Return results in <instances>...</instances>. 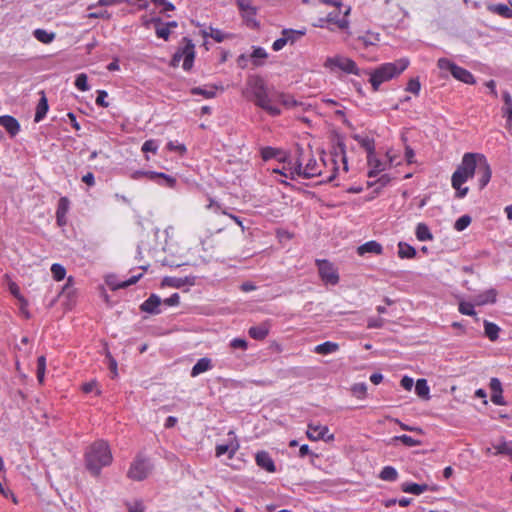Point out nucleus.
I'll return each instance as SVG.
<instances>
[{"label":"nucleus","instance_id":"f257e3e1","mask_svg":"<svg viewBox=\"0 0 512 512\" xmlns=\"http://www.w3.org/2000/svg\"><path fill=\"white\" fill-rule=\"evenodd\" d=\"M477 173L479 176V188L483 189L490 181L492 171L487 159L482 154L466 153L464 154L461 164L457 167L451 177L452 187L456 190L457 198H464L469 189L462 185Z\"/></svg>","mask_w":512,"mask_h":512},{"label":"nucleus","instance_id":"f03ea898","mask_svg":"<svg viewBox=\"0 0 512 512\" xmlns=\"http://www.w3.org/2000/svg\"><path fill=\"white\" fill-rule=\"evenodd\" d=\"M248 87L253 95V101L256 106L266 111L270 116H278L281 109L277 105L282 104L286 108H292L299 103L289 94L278 91H270L265 81L259 77H253L248 80Z\"/></svg>","mask_w":512,"mask_h":512},{"label":"nucleus","instance_id":"7ed1b4c3","mask_svg":"<svg viewBox=\"0 0 512 512\" xmlns=\"http://www.w3.org/2000/svg\"><path fill=\"white\" fill-rule=\"evenodd\" d=\"M85 466L93 476H99L104 467L113 461L108 442L97 440L89 445L84 454Z\"/></svg>","mask_w":512,"mask_h":512},{"label":"nucleus","instance_id":"20e7f679","mask_svg":"<svg viewBox=\"0 0 512 512\" xmlns=\"http://www.w3.org/2000/svg\"><path fill=\"white\" fill-rule=\"evenodd\" d=\"M409 66L407 58H400L395 62H388L381 64L374 70L368 71L370 76L369 82L372 85L373 91H378L382 83L387 82L399 76Z\"/></svg>","mask_w":512,"mask_h":512},{"label":"nucleus","instance_id":"39448f33","mask_svg":"<svg viewBox=\"0 0 512 512\" xmlns=\"http://www.w3.org/2000/svg\"><path fill=\"white\" fill-rule=\"evenodd\" d=\"M291 178L294 175L302 176L304 178H312L321 174L316 159L309 153L305 155L302 147L296 146V157L291 168Z\"/></svg>","mask_w":512,"mask_h":512},{"label":"nucleus","instance_id":"423d86ee","mask_svg":"<svg viewBox=\"0 0 512 512\" xmlns=\"http://www.w3.org/2000/svg\"><path fill=\"white\" fill-rule=\"evenodd\" d=\"M184 45L180 47L171 59V65L177 67L181 60H183L182 68L185 71L191 70L195 59V45L189 38H183Z\"/></svg>","mask_w":512,"mask_h":512},{"label":"nucleus","instance_id":"0eeeda50","mask_svg":"<svg viewBox=\"0 0 512 512\" xmlns=\"http://www.w3.org/2000/svg\"><path fill=\"white\" fill-rule=\"evenodd\" d=\"M437 66L440 70L449 71L451 75L458 81L465 84L473 85L476 83L475 77L467 69L458 66L447 58H440L437 61Z\"/></svg>","mask_w":512,"mask_h":512},{"label":"nucleus","instance_id":"6e6552de","mask_svg":"<svg viewBox=\"0 0 512 512\" xmlns=\"http://www.w3.org/2000/svg\"><path fill=\"white\" fill-rule=\"evenodd\" d=\"M324 67L331 70H341L347 74L360 75V70L356 62L348 57L336 55L328 57L324 62Z\"/></svg>","mask_w":512,"mask_h":512},{"label":"nucleus","instance_id":"1a4fd4ad","mask_svg":"<svg viewBox=\"0 0 512 512\" xmlns=\"http://www.w3.org/2000/svg\"><path fill=\"white\" fill-rule=\"evenodd\" d=\"M152 464L148 458L138 455L131 463L127 476L133 481H142L148 477L152 470Z\"/></svg>","mask_w":512,"mask_h":512},{"label":"nucleus","instance_id":"9d476101","mask_svg":"<svg viewBox=\"0 0 512 512\" xmlns=\"http://www.w3.org/2000/svg\"><path fill=\"white\" fill-rule=\"evenodd\" d=\"M316 265L319 276L325 284L336 285L339 282V274L332 263L328 260L317 259Z\"/></svg>","mask_w":512,"mask_h":512},{"label":"nucleus","instance_id":"9b49d317","mask_svg":"<svg viewBox=\"0 0 512 512\" xmlns=\"http://www.w3.org/2000/svg\"><path fill=\"white\" fill-rule=\"evenodd\" d=\"M241 11L242 17L250 28H258L259 22L256 20V7L251 4L250 0H236Z\"/></svg>","mask_w":512,"mask_h":512},{"label":"nucleus","instance_id":"f8f14e48","mask_svg":"<svg viewBox=\"0 0 512 512\" xmlns=\"http://www.w3.org/2000/svg\"><path fill=\"white\" fill-rule=\"evenodd\" d=\"M307 437L312 441L324 440L331 441L334 439L333 434H329V429L327 426L320 424L310 423L307 429Z\"/></svg>","mask_w":512,"mask_h":512},{"label":"nucleus","instance_id":"ddd939ff","mask_svg":"<svg viewBox=\"0 0 512 512\" xmlns=\"http://www.w3.org/2000/svg\"><path fill=\"white\" fill-rule=\"evenodd\" d=\"M305 33V30L284 29L282 31V37L274 41L272 48L274 51H279L287 44V42H295V38H290V35L297 34L298 36H303Z\"/></svg>","mask_w":512,"mask_h":512},{"label":"nucleus","instance_id":"4468645a","mask_svg":"<svg viewBox=\"0 0 512 512\" xmlns=\"http://www.w3.org/2000/svg\"><path fill=\"white\" fill-rule=\"evenodd\" d=\"M70 208V201L67 197H61L58 201L56 210V222L58 226L63 227L67 224V213Z\"/></svg>","mask_w":512,"mask_h":512},{"label":"nucleus","instance_id":"2eb2a0df","mask_svg":"<svg viewBox=\"0 0 512 512\" xmlns=\"http://www.w3.org/2000/svg\"><path fill=\"white\" fill-rule=\"evenodd\" d=\"M350 12V8H348L344 15L340 17L339 12H331L325 18L327 25H335L337 28L344 30L348 28L349 21L347 19V15Z\"/></svg>","mask_w":512,"mask_h":512},{"label":"nucleus","instance_id":"dca6fc26","mask_svg":"<svg viewBox=\"0 0 512 512\" xmlns=\"http://www.w3.org/2000/svg\"><path fill=\"white\" fill-rule=\"evenodd\" d=\"M256 463L259 467L266 470L267 472L274 473L276 467L270 454L266 451H260L255 456Z\"/></svg>","mask_w":512,"mask_h":512},{"label":"nucleus","instance_id":"f3484780","mask_svg":"<svg viewBox=\"0 0 512 512\" xmlns=\"http://www.w3.org/2000/svg\"><path fill=\"white\" fill-rule=\"evenodd\" d=\"M0 125L11 135L15 136L20 131V124L16 118L10 115L0 116Z\"/></svg>","mask_w":512,"mask_h":512},{"label":"nucleus","instance_id":"a211bd4d","mask_svg":"<svg viewBox=\"0 0 512 512\" xmlns=\"http://www.w3.org/2000/svg\"><path fill=\"white\" fill-rule=\"evenodd\" d=\"M270 324L268 322L261 323L257 326H252L248 330V334L255 340H264L269 334Z\"/></svg>","mask_w":512,"mask_h":512},{"label":"nucleus","instance_id":"6ab92c4d","mask_svg":"<svg viewBox=\"0 0 512 512\" xmlns=\"http://www.w3.org/2000/svg\"><path fill=\"white\" fill-rule=\"evenodd\" d=\"M497 298V291L494 288L488 289L483 293L475 296V305L483 306L486 304H494Z\"/></svg>","mask_w":512,"mask_h":512},{"label":"nucleus","instance_id":"aec40b11","mask_svg":"<svg viewBox=\"0 0 512 512\" xmlns=\"http://www.w3.org/2000/svg\"><path fill=\"white\" fill-rule=\"evenodd\" d=\"M382 252H383L382 245L380 243H378L377 241H374V240L368 241V242L360 245L357 248V253L360 256H363L366 253H372V254L380 255V254H382Z\"/></svg>","mask_w":512,"mask_h":512},{"label":"nucleus","instance_id":"412c9836","mask_svg":"<svg viewBox=\"0 0 512 512\" xmlns=\"http://www.w3.org/2000/svg\"><path fill=\"white\" fill-rule=\"evenodd\" d=\"M142 23L148 29H154L157 38H160V16L158 13L142 16Z\"/></svg>","mask_w":512,"mask_h":512},{"label":"nucleus","instance_id":"4be33fe9","mask_svg":"<svg viewBox=\"0 0 512 512\" xmlns=\"http://www.w3.org/2000/svg\"><path fill=\"white\" fill-rule=\"evenodd\" d=\"M238 449L239 443L236 440H231L227 444H219L216 446V456L220 457L224 454H228L229 459H231Z\"/></svg>","mask_w":512,"mask_h":512},{"label":"nucleus","instance_id":"5701e85b","mask_svg":"<svg viewBox=\"0 0 512 512\" xmlns=\"http://www.w3.org/2000/svg\"><path fill=\"white\" fill-rule=\"evenodd\" d=\"M40 94H41V98L36 106V112H35V116H34V122H36V123L41 122L45 118V116L49 110L48 100H47V97H46L44 91H41Z\"/></svg>","mask_w":512,"mask_h":512},{"label":"nucleus","instance_id":"b1692460","mask_svg":"<svg viewBox=\"0 0 512 512\" xmlns=\"http://www.w3.org/2000/svg\"><path fill=\"white\" fill-rule=\"evenodd\" d=\"M130 178L133 180L146 179L158 183L160 181V173L152 170H135L131 172Z\"/></svg>","mask_w":512,"mask_h":512},{"label":"nucleus","instance_id":"393cba45","mask_svg":"<svg viewBox=\"0 0 512 512\" xmlns=\"http://www.w3.org/2000/svg\"><path fill=\"white\" fill-rule=\"evenodd\" d=\"M401 490L405 493L420 495L428 490H431L427 484H418L413 482H405L401 485Z\"/></svg>","mask_w":512,"mask_h":512},{"label":"nucleus","instance_id":"a878e982","mask_svg":"<svg viewBox=\"0 0 512 512\" xmlns=\"http://www.w3.org/2000/svg\"><path fill=\"white\" fill-rule=\"evenodd\" d=\"M213 368L212 361L210 358L203 357L200 358L196 364L191 369V376L196 377L200 375L201 373H204L206 371H209Z\"/></svg>","mask_w":512,"mask_h":512},{"label":"nucleus","instance_id":"bb28decb","mask_svg":"<svg viewBox=\"0 0 512 512\" xmlns=\"http://www.w3.org/2000/svg\"><path fill=\"white\" fill-rule=\"evenodd\" d=\"M160 306V297L156 294H152L147 300H145L140 308L144 312L158 313V307Z\"/></svg>","mask_w":512,"mask_h":512},{"label":"nucleus","instance_id":"cd10ccee","mask_svg":"<svg viewBox=\"0 0 512 512\" xmlns=\"http://www.w3.org/2000/svg\"><path fill=\"white\" fill-rule=\"evenodd\" d=\"M354 140H356L359 145L366 150L367 155H371L375 153V143L374 139L368 137V136H362L359 134L353 135Z\"/></svg>","mask_w":512,"mask_h":512},{"label":"nucleus","instance_id":"c85d7f7f","mask_svg":"<svg viewBox=\"0 0 512 512\" xmlns=\"http://www.w3.org/2000/svg\"><path fill=\"white\" fill-rule=\"evenodd\" d=\"M416 249L406 242L398 243V256L401 259H412L416 256Z\"/></svg>","mask_w":512,"mask_h":512},{"label":"nucleus","instance_id":"c756f323","mask_svg":"<svg viewBox=\"0 0 512 512\" xmlns=\"http://www.w3.org/2000/svg\"><path fill=\"white\" fill-rule=\"evenodd\" d=\"M33 36L43 44H49L54 41L56 34L52 31L37 28L33 31Z\"/></svg>","mask_w":512,"mask_h":512},{"label":"nucleus","instance_id":"7c9ffc66","mask_svg":"<svg viewBox=\"0 0 512 512\" xmlns=\"http://www.w3.org/2000/svg\"><path fill=\"white\" fill-rule=\"evenodd\" d=\"M339 345L335 342L326 341L317 345L314 348V352L320 355H328L338 351Z\"/></svg>","mask_w":512,"mask_h":512},{"label":"nucleus","instance_id":"2f4dec72","mask_svg":"<svg viewBox=\"0 0 512 512\" xmlns=\"http://www.w3.org/2000/svg\"><path fill=\"white\" fill-rule=\"evenodd\" d=\"M415 392L416 394L424 399L429 400L430 399V388L427 384L426 379H418L415 383Z\"/></svg>","mask_w":512,"mask_h":512},{"label":"nucleus","instance_id":"473e14b6","mask_svg":"<svg viewBox=\"0 0 512 512\" xmlns=\"http://www.w3.org/2000/svg\"><path fill=\"white\" fill-rule=\"evenodd\" d=\"M499 331L500 328L497 324L487 320L484 321V333L489 340L496 341L499 337Z\"/></svg>","mask_w":512,"mask_h":512},{"label":"nucleus","instance_id":"72a5a7b5","mask_svg":"<svg viewBox=\"0 0 512 512\" xmlns=\"http://www.w3.org/2000/svg\"><path fill=\"white\" fill-rule=\"evenodd\" d=\"M166 150L170 153H174L179 157H183L186 152L187 148L184 143H180L179 141H169L166 144Z\"/></svg>","mask_w":512,"mask_h":512},{"label":"nucleus","instance_id":"f704fd0d","mask_svg":"<svg viewBox=\"0 0 512 512\" xmlns=\"http://www.w3.org/2000/svg\"><path fill=\"white\" fill-rule=\"evenodd\" d=\"M488 10L504 18H512V10L506 4H492L488 6Z\"/></svg>","mask_w":512,"mask_h":512},{"label":"nucleus","instance_id":"c9c22d12","mask_svg":"<svg viewBox=\"0 0 512 512\" xmlns=\"http://www.w3.org/2000/svg\"><path fill=\"white\" fill-rule=\"evenodd\" d=\"M138 269L141 270V272H139L137 274H133L130 278L123 280L122 282L116 284L114 289L125 288V287L135 284L142 277L143 272L147 269V266L141 265L138 267Z\"/></svg>","mask_w":512,"mask_h":512},{"label":"nucleus","instance_id":"e433bc0d","mask_svg":"<svg viewBox=\"0 0 512 512\" xmlns=\"http://www.w3.org/2000/svg\"><path fill=\"white\" fill-rule=\"evenodd\" d=\"M379 478L383 481L394 482L398 479V472L392 466H385L381 470Z\"/></svg>","mask_w":512,"mask_h":512},{"label":"nucleus","instance_id":"4c0bfd02","mask_svg":"<svg viewBox=\"0 0 512 512\" xmlns=\"http://www.w3.org/2000/svg\"><path fill=\"white\" fill-rule=\"evenodd\" d=\"M493 455H507L512 456V445L511 443L501 441L493 444Z\"/></svg>","mask_w":512,"mask_h":512},{"label":"nucleus","instance_id":"58836bf2","mask_svg":"<svg viewBox=\"0 0 512 512\" xmlns=\"http://www.w3.org/2000/svg\"><path fill=\"white\" fill-rule=\"evenodd\" d=\"M415 234L419 241H428L433 238L428 226L424 223H419L417 225Z\"/></svg>","mask_w":512,"mask_h":512},{"label":"nucleus","instance_id":"ea45409f","mask_svg":"<svg viewBox=\"0 0 512 512\" xmlns=\"http://www.w3.org/2000/svg\"><path fill=\"white\" fill-rule=\"evenodd\" d=\"M209 31L210 32H208L207 30H202V36L204 38L211 37L218 43L223 42L226 38V35L220 29L209 27Z\"/></svg>","mask_w":512,"mask_h":512},{"label":"nucleus","instance_id":"a19ab883","mask_svg":"<svg viewBox=\"0 0 512 512\" xmlns=\"http://www.w3.org/2000/svg\"><path fill=\"white\" fill-rule=\"evenodd\" d=\"M267 56H268V54L264 48L256 47V48H254V50L251 54V59L255 66H260L263 64L262 60L266 59Z\"/></svg>","mask_w":512,"mask_h":512},{"label":"nucleus","instance_id":"79ce46f5","mask_svg":"<svg viewBox=\"0 0 512 512\" xmlns=\"http://www.w3.org/2000/svg\"><path fill=\"white\" fill-rule=\"evenodd\" d=\"M367 164L369 168L377 169L379 172H382L386 169V163L382 162L379 158L376 157L375 153L371 155H367Z\"/></svg>","mask_w":512,"mask_h":512},{"label":"nucleus","instance_id":"37998d69","mask_svg":"<svg viewBox=\"0 0 512 512\" xmlns=\"http://www.w3.org/2000/svg\"><path fill=\"white\" fill-rule=\"evenodd\" d=\"M74 84L79 91L86 92L90 90V86L88 85V77L85 73L78 74Z\"/></svg>","mask_w":512,"mask_h":512},{"label":"nucleus","instance_id":"c03bdc74","mask_svg":"<svg viewBox=\"0 0 512 512\" xmlns=\"http://www.w3.org/2000/svg\"><path fill=\"white\" fill-rule=\"evenodd\" d=\"M394 441H399L401 442L403 445L407 446V447H415V446H419L421 445V441L420 440H416L414 438H412L411 436H408V435H400V436H395L393 438Z\"/></svg>","mask_w":512,"mask_h":512},{"label":"nucleus","instance_id":"a18cd8bd","mask_svg":"<svg viewBox=\"0 0 512 512\" xmlns=\"http://www.w3.org/2000/svg\"><path fill=\"white\" fill-rule=\"evenodd\" d=\"M51 273L56 281H61L65 278L66 270L63 265L59 263H54L51 266Z\"/></svg>","mask_w":512,"mask_h":512},{"label":"nucleus","instance_id":"49530a36","mask_svg":"<svg viewBox=\"0 0 512 512\" xmlns=\"http://www.w3.org/2000/svg\"><path fill=\"white\" fill-rule=\"evenodd\" d=\"M46 371V358L40 356L37 359V379L39 383H43Z\"/></svg>","mask_w":512,"mask_h":512},{"label":"nucleus","instance_id":"de8ad7c7","mask_svg":"<svg viewBox=\"0 0 512 512\" xmlns=\"http://www.w3.org/2000/svg\"><path fill=\"white\" fill-rule=\"evenodd\" d=\"M458 310L461 314L467 316H475L476 311L474 309V304L466 301H461L458 306Z\"/></svg>","mask_w":512,"mask_h":512},{"label":"nucleus","instance_id":"09e8293b","mask_svg":"<svg viewBox=\"0 0 512 512\" xmlns=\"http://www.w3.org/2000/svg\"><path fill=\"white\" fill-rule=\"evenodd\" d=\"M470 223L471 217L469 215H463L456 220L454 228L457 231H463L470 225Z\"/></svg>","mask_w":512,"mask_h":512},{"label":"nucleus","instance_id":"8fccbe9b","mask_svg":"<svg viewBox=\"0 0 512 512\" xmlns=\"http://www.w3.org/2000/svg\"><path fill=\"white\" fill-rule=\"evenodd\" d=\"M421 89V84L418 78H412L409 80L406 86V91L414 95H418Z\"/></svg>","mask_w":512,"mask_h":512},{"label":"nucleus","instance_id":"3c124183","mask_svg":"<svg viewBox=\"0 0 512 512\" xmlns=\"http://www.w3.org/2000/svg\"><path fill=\"white\" fill-rule=\"evenodd\" d=\"M191 93L194 95H202L203 97L209 99L215 96V91L213 89H205L201 87H195L191 89Z\"/></svg>","mask_w":512,"mask_h":512},{"label":"nucleus","instance_id":"603ef678","mask_svg":"<svg viewBox=\"0 0 512 512\" xmlns=\"http://www.w3.org/2000/svg\"><path fill=\"white\" fill-rule=\"evenodd\" d=\"M352 393L357 398H363L366 395L367 392V386L365 383H356L352 386Z\"/></svg>","mask_w":512,"mask_h":512},{"label":"nucleus","instance_id":"864d4df0","mask_svg":"<svg viewBox=\"0 0 512 512\" xmlns=\"http://www.w3.org/2000/svg\"><path fill=\"white\" fill-rule=\"evenodd\" d=\"M108 97V93L105 90H98L97 91V97L95 100L96 105L100 107H108L109 103L106 101V98Z\"/></svg>","mask_w":512,"mask_h":512},{"label":"nucleus","instance_id":"5fc2aeb1","mask_svg":"<svg viewBox=\"0 0 512 512\" xmlns=\"http://www.w3.org/2000/svg\"><path fill=\"white\" fill-rule=\"evenodd\" d=\"M230 347L245 351L248 347V342L243 338H234L230 341Z\"/></svg>","mask_w":512,"mask_h":512},{"label":"nucleus","instance_id":"6e6d98bb","mask_svg":"<svg viewBox=\"0 0 512 512\" xmlns=\"http://www.w3.org/2000/svg\"><path fill=\"white\" fill-rule=\"evenodd\" d=\"M158 150V142L156 140H147L142 145V151L156 153Z\"/></svg>","mask_w":512,"mask_h":512},{"label":"nucleus","instance_id":"4d7b16f0","mask_svg":"<svg viewBox=\"0 0 512 512\" xmlns=\"http://www.w3.org/2000/svg\"><path fill=\"white\" fill-rule=\"evenodd\" d=\"M502 97L504 101L503 113L512 111V97L510 93L508 91H505L503 92Z\"/></svg>","mask_w":512,"mask_h":512},{"label":"nucleus","instance_id":"13d9d810","mask_svg":"<svg viewBox=\"0 0 512 512\" xmlns=\"http://www.w3.org/2000/svg\"><path fill=\"white\" fill-rule=\"evenodd\" d=\"M177 184V180L175 177L167 175L162 172V185H165L169 188H175Z\"/></svg>","mask_w":512,"mask_h":512},{"label":"nucleus","instance_id":"bf43d9fd","mask_svg":"<svg viewBox=\"0 0 512 512\" xmlns=\"http://www.w3.org/2000/svg\"><path fill=\"white\" fill-rule=\"evenodd\" d=\"M19 301V311L20 313L25 317H30V312L28 310V301L25 299V297L18 299Z\"/></svg>","mask_w":512,"mask_h":512},{"label":"nucleus","instance_id":"052dcab7","mask_svg":"<svg viewBox=\"0 0 512 512\" xmlns=\"http://www.w3.org/2000/svg\"><path fill=\"white\" fill-rule=\"evenodd\" d=\"M8 289L17 300L24 297L20 292L19 286L14 281L8 283Z\"/></svg>","mask_w":512,"mask_h":512},{"label":"nucleus","instance_id":"680f3d73","mask_svg":"<svg viewBox=\"0 0 512 512\" xmlns=\"http://www.w3.org/2000/svg\"><path fill=\"white\" fill-rule=\"evenodd\" d=\"M82 390L85 393H91L93 391H96V394H100V390L98 389V385L96 381H90L87 383H84L82 386Z\"/></svg>","mask_w":512,"mask_h":512},{"label":"nucleus","instance_id":"e2e57ef3","mask_svg":"<svg viewBox=\"0 0 512 512\" xmlns=\"http://www.w3.org/2000/svg\"><path fill=\"white\" fill-rule=\"evenodd\" d=\"M172 286V287H180L183 285V280L182 279H177V278H169V277H165L163 280H162V286Z\"/></svg>","mask_w":512,"mask_h":512},{"label":"nucleus","instance_id":"0e129e2a","mask_svg":"<svg viewBox=\"0 0 512 512\" xmlns=\"http://www.w3.org/2000/svg\"><path fill=\"white\" fill-rule=\"evenodd\" d=\"M180 296L178 293H173L170 297L162 300V304L167 306H176L179 303Z\"/></svg>","mask_w":512,"mask_h":512},{"label":"nucleus","instance_id":"69168bd1","mask_svg":"<svg viewBox=\"0 0 512 512\" xmlns=\"http://www.w3.org/2000/svg\"><path fill=\"white\" fill-rule=\"evenodd\" d=\"M490 389L492 393L503 392L502 384L498 378H492L490 380Z\"/></svg>","mask_w":512,"mask_h":512},{"label":"nucleus","instance_id":"338daca9","mask_svg":"<svg viewBox=\"0 0 512 512\" xmlns=\"http://www.w3.org/2000/svg\"><path fill=\"white\" fill-rule=\"evenodd\" d=\"M503 392H494V393H491V401L495 404V405H505V401H504V397H503Z\"/></svg>","mask_w":512,"mask_h":512},{"label":"nucleus","instance_id":"774afa93","mask_svg":"<svg viewBox=\"0 0 512 512\" xmlns=\"http://www.w3.org/2000/svg\"><path fill=\"white\" fill-rule=\"evenodd\" d=\"M128 512H144V505L141 501H135L128 506Z\"/></svg>","mask_w":512,"mask_h":512}]
</instances>
